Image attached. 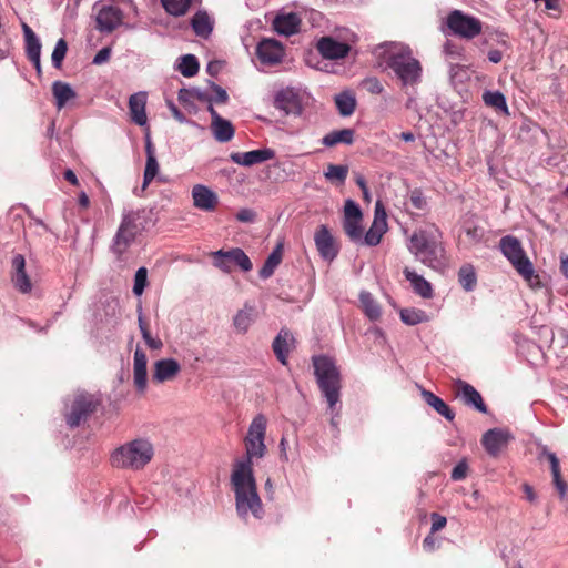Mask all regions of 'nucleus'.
Returning a JSON list of instances; mask_svg holds the SVG:
<instances>
[{"label":"nucleus","mask_w":568,"mask_h":568,"mask_svg":"<svg viewBox=\"0 0 568 568\" xmlns=\"http://www.w3.org/2000/svg\"><path fill=\"white\" fill-rule=\"evenodd\" d=\"M373 53L383 60L399 79L403 87L416 85L422 80V64L403 43L385 42L375 47Z\"/></svg>","instance_id":"obj_1"},{"label":"nucleus","mask_w":568,"mask_h":568,"mask_svg":"<svg viewBox=\"0 0 568 568\" xmlns=\"http://www.w3.org/2000/svg\"><path fill=\"white\" fill-rule=\"evenodd\" d=\"M231 485L235 495V508L239 517L246 519L250 515L255 519H262L264 508L257 493L253 470L234 469L231 474Z\"/></svg>","instance_id":"obj_2"},{"label":"nucleus","mask_w":568,"mask_h":568,"mask_svg":"<svg viewBox=\"0 0 568 568\" xmlns=\"http://www.w3.org/2000/svg\"><path fill=\"white\" fill-rule=\"evenodd\" d=\"M408 251L433 270L438 271L446 264L442 232L435 225L416 230L409 237Z\"/></svg>","instance_id":"obj_3"},{"label":"nucleus","mask_w":568,"mask_h":568,"mask_svg":"<svg viewBox=\"0 0 568 568\" xmlns=\"http://www.w3.org/2000/svg\"><path fill=\"white\" fill-rule=\"evenodd\" d=\"M154 447L150 440L136 438L115 448L110 456V463L119 469L141 470L153 458Z\"/></svg>","instance_id":"obj_4"},{"label":"nucleus","mask_w":568,"mask_h":568,"mask_svg":"<svg viewBox=\"0 0 568 568\" xmlns=\"http://www.w3.org/2000/svg\"><path fill=\"white\" fill-rule=\"evenodd\" d=\"M314 374L328 408L334 412L341 399V374L334 361L325 355L313 356Z\"/></svg>","instance_id":"obj_5"},{"label":"nucleus","mask_w":568,"mask_h":568,"mask_svg":"<svg viewBox=\"0 0 568 568\" xmlns=\"http://www.w3.org/2000/svg\"><path fill=\"white\" fill-rule=\"evenodd\" d=\"M314 374L328 408L334 412L341 399V374L334 361L325 355L313 356Z\"/></svg>","instance_id":"obj_6"},{"label":"nucleus","mask_w":568,"mask_h":568,"mask_svg":"<svg viewBox=\"0 0 568 568\" xmlns=\"http://www.w3.org/2000/svg\"><path fill=\"white\" fill-rule=\"evenodd\" d=\"M148 212L144 209L124 210L119 229L113 237L111 250L121 257L130 245L148 226Z\"/></svg>","instance_id":"obj_7"},{"label":"nucleus","mask_w":568,"mask_h":568,"mask_svg":"<svg viewBox=\"0 0 568 568\" xmlns=\"http://www.w3.org/2000/svg\"><path fill=\"white\" fill-rule=\"evenodd\" d=\"M499 248L516 272L531 288L540 287V276L535 272L531 261L517 237L513 235L503 236L499 241Z\"/></svg>","instance_id":"obj_8"},{"label":"nucleus","mask_w":568,"mask_h":568,"mask_svg":"<svg viewBox=\"0 0 568 568\" xmlns=\"http://www.w3.org/2000/svg\"><path fill=\"white\" fill-rule=\"evenodd\" d=\"M267 428V418L263 414H257L251 422L247 434L244 437L245 457L236 460L233 468L253 470V459H261L266 455L265 436Z\"/></svg>","instance_id":"obj_9"},{"label":"nucleus","mask_w":568,"mask_h":568,"mask_svg":"<svg viewBox=\"0 0 568 568\" xmlns=\"http://www.w3.org/2000/svg\"><path fill=\"white\" fill-rule=\"evenodd\" d=\"M446 24L453 34L467 40L476 38L483 30L479 19L465 14L460 10L452 11L447 16Z\"/></svg>","instance_id":"obj_10"},{"label":"nucleus","mask_w":568,"mask_h":568,"mask_svg":"<svg viewBox=\"0 0 568 568\" xmlns=\"http://www.w3.org/2000/svg\"><path fill=\"white\" fill-rule=\"evenodd\" d=\"M214 265L225 273L232 272L233 265L239 266L243 272H250L253 267L250 257L242 248L213 252Z\"/></svg>","instance_id":"obj_11"},{"label":"nucleus","mask_w":568,"mask_h":568,"mask_svg":"<svg viewBox=\"0 0 568 568\" xmlns=\"http://www.w3.org/2000/svg\"><path fill=\"white\" fill-rule=\"evenodd\" d=\"M95 28L102 33H111L123 22V11L113 4H95Z\"/></svg>","instance_id":"obj_12"},{"label":"nucleus","mask_w":568,"mask_h":568,"mask_svg":"<svg viewBox=\"0 0 568 568\" xmlns=\"http://www.w3.org/2000/svg\"><path fill=\"white\" fill-rule=\"evenodd\" d=\"M98 400L93 395L80 393L75 395L70 413L67 414V424L70 427H77L85 420L97 408Z\"/></svg>","instance_id":"obj_13"},{"label":"nucleus","mask_w":568,"mask_h":568,"mask_svg":"<svg viewBox=\"0 0 568 568\" xmlns=\"http://www.w3.org/2000/svg\"><path fill=\"white\" fill-rule=\"evenodd\" d=\"M303 104L304 95L293 88L280 90L274 99V105L286 115H300L303 111Z\"/></svg>","instance_id":"obj_14"},{"label":"nucleus","mask_w":568,"mask_h":568,"mask_svg":"<svg viewBox=\"0 0 568 568\" xmlns=\"http://www.w3.org/2000/svg\"><path fill=\"white\" fill-rule=\"evenodd\" d=\"M355 36L352 33L349 38H346L344 41H337L333 37H323L318 40L316 44V49L325 59L337 60L345 58L351 47L347 41H353Z\"/></svg>","instance_id":"obj_15"},{"label":"nucleus","mask_w":568,"mask_h":568,"mask_svg":"<svg viewBox=\"0 0 568 568\" xmlns=\"http://www.w3.org/2000/svg\"><path fill=\"white\" fill-rule=\"evenodd\" d=\"M387 231V214L381 201L375 204L374 221L364 236V243L369 246L377 245Z\"/></svg>","instance_id":"obj_16"},{"label":"nucleus","mask_w":568,"mask_h":568,"mask_svg":"<svg viewBox=\"0 0 568 568\" xmlns=\"http://www.w3.org/2000/svg\"><path fill=\"white\" fill-rule=\"evenodd\" d=\"M256 55L263 64L274 65L282 61L284 48L274 39H263L257 44Z\"/></svg>","instance_id":"obj_17"},{"label":"nucleus","mask_w":568,"mask_h":568,"mask_svg":"<svg viewBox=\"0 0 568 568\" xmlns=\"http://www.w3.org/2000/svg\"><path fill=\"white\" fill-rule=\"evenodd\" d=\"M193 205L204 212H213L219 204L217 194L209 186L196 184L192 187Z\"/></svg>","instance_id":"obj_18"},{"label":"nucleus","mask_w":568,"mask_h":568,"mask_svg":"<svg viewBox=\"0 0 568 568\" xmlns=\"http://www.w3.org/2000/svg\"><path fill=\"white\" fill-rule=\"evenodd\" d=\"M275 152L272 149H258L248 152H234L231 153L230 159L232 162L243 165V166H252L254 164H260L266 162L268 160L274 159Z\"/></svg>","instance_id":"obj_19"},{"label":"nucleus","mask_w":568,"mask_h":568,"mask_svg":"<svg viewBox=\"0 0 568 568\" xmlns=\"http://www.w3.org/2000/svg\"><path fill=\"white\" fill-rule=\"evenodd\" d=\"M509 438L508 432L500 428H493L484 434L481 444L490 456L496 457L501 449L506 447Z\"/></svg>","instance_id":"obj_20"},{"label":"nucleus","mask_w":568,"mask_h":568,"mask_svg":"<svg viewBox=\"0 0 568 568\" xmlns=\"http://www.w3.org/2000/svg\"><path fill=\"white\" fill-rule=\"evenodd\" d=\"M148 357L143 349L138 347L133 357V384L136 390L143 394L148 387Z\"/></svg>","instance_id":"obj_21"},{"label":"nucleus","mask_w":568,"mask_h":568,"mask_svg":"<svg viewBox=\"0 0 568 568\" xmlns=\"http://www.w3.org/2000/svg\"><path fill=\"white\" fill-rule=\"evenodd\" d=\"M181 372L180 363L174 358H163L154 363L152 381L164 383L174 379Z\"/></svg>","instance_id":"obj_22"},{"label":"nucleus","mask_w":568,"mask_h":568,"mask_svg":"<svg viewBox=\"0 0 568 568\" xmlns=\"http://www.w3.org/2000/svg\"><path fill=\"white\" fill-rule=\"evenodd\" d=\"M314 241L320 255L332 261L337 255V247L326 225H321L314 235Z\"/></svg>","instance_id":"obj_23"},{"label":"nucleus","mask_w":568,"mask_h":568,"mask_svg":"<svg viewBox=\"0 0 568 568\" xmlns=\"http://www.w3.org/2000/svg\"><path fill=\"white\" fill-rule=\"evenodd\" d=\"M455 385L457 388V395L466 405L473 406L480 413H487V406L485 405L481 395L474 386L462 379H458Z\"/></svg>","instance_id":"obj_24"},{"label":"nucleus","mask_w":568,"mask_h":568,"mask_svg":"<svg viewBox=\"0 0 568 568\" xmlns=\"http://www.w3.org/2000/svg\"><path fill=\"white\" fill-rule=\"evenodd\" d=\"M12 283L21 293H29L32 288L31 281L26 272V258L22 254H17L12 258Z\"/></svg>","instance_id":"obj_25"},{"label":"nucleus","mask_w":568,"mask_h":568,"mask_svg":"<svg viewBox=\"0 0 568 568\" xmlns=\"http://www.w3.org/2000/svg\"><path fill=\"white\" fill-rule=\"evenodd\" d=\"M293 346V335L287 329H281L272 343L273 352L281 364H287V357Z\"/></svg>","instance_id":"obj_26"},{"label":"nucleus","mask_w":568,"mask_h":568,"mask_svg":"<svg viewBox=\"0 0 568 568\" xmlns=\"http://www.w3.org/2000/svg\"><path fill=\"white\" fill-rule=\"evenodd\" d=\"M145 105L146 94L144 92L134 93L129 99L131 120L140 126H144L148 122Z\"/></svg>","instance_id":"obj_27"},{"label":"nucleus","mask_w":568,"mask_h":568,"mask_svg":"<svg viewBox=\"0 0 568 568\" xmlns=\"http://www.w3.org/2000/svg\"><path fill=\"white\" fill-rule=\"evenodd\" d=\"M405 278L410 283L414 292L423 298H430L433 296L432 284L426 281L422 275L405 267L403 271Z\"/></svg>","instance_id":"obj_28"},{"label":"nucleus","mask_w":568,"mask_h":568,"mask_svg":"<svg viewBox=\"0 0 568 568\" xmlns=\"http://www.w3.org/2000/svg\"><path fill=\"white\" fill-rule=\"evenodd\" d=\"M301 20L296 13L277 16L273 21L275 31L280 34L292 36L297 32Z\"/></svg>","instance_id":"obj_29"},{"label":"nucleus","mask_w":568,"mask_h":568,"mask_svg":"<svg viewBox=\"0 0 568 568\" xmlns=\"http://www.w3.org/2000/svg\"><path fill=\"white\" fill-rule=\"evenodd\" d=\"M22 30L26 40L27 57L31 62H38L41 54L40 40L27 23H22Z\"/></svg>","instance_id":"obj_30"},{"label":"nucleus","mask_w":568,"mask_h":568,"mask_svg":"<svg viewBox=\"0 0 568 568\" xmlns=\"http://www.w3.org/2000/svg\"><path fill=\"white\" fill-rule=\"evenodd\" d=\"M423 399L433 407L439 415L445 417L447 420H453L455 418V413L452 408L438 396H436L430 390L424 389L422 392Z\"/></svg>","instance_id":"obj_31"},{"label":"nucleus","mask_w":568,"mask_h":568,"mask_svg":"<svg viewBox=\"0 0 568 568\" xmlns=\"http://www.w3.org/2000/svg\"><path fill=\"white\" fill-rule=\"evenodd\" d=\"M201 0H160L164 11L172 17L179 18L185 16L193 3Z\"/></svg>","instance_id":"obj_32"},{"label":"nucleus","mask_w":568,"mask_h":568,"mask_svg":"<svg viewBox=\"0 0 568 568\" xmlns=\"http://www.w3.org/2000/svg\"><path fill=\"white\" fill-rule=\"evenodd\" d=\"M191 26L196 36L207 38L213 30V22L205 11H197L192 20Z\"/></svg>","instance_id":"obj_33"},{"label":"nucleus","mask_w":568,"mask_h":568,"mask_svg":"<svg viewBox=\"0 0 568 568\" xmlns=\"http://www.w3.org/2000/svg\"><path fill=\"white\" fill-rule=\"evenodd\" d=\"M254 306L245 304L244 307L235 314L233 325L239 333L244 334L248 331L254 322Z\"/></svg>","instance_id":"obj_34"},{"label":"nucleus","mask_w":568,"mask_h":568,"mask_svg":"<svg viewBox=\"0 0 568 568\" xmlns=\"http://www.w3.org/2000/svg\"><path fill=\"white\" fill-rule=\"evenodd\" d=\"M359 302L364 314L371 321L379 320L382 315L381 306L369 292L362 291L359 293Z\"/></svg>","instance_id":"obj_35"},{"label":"nucleus","mask_w":568,"mask_h":568,"mask_svg":"<svg viewBox=\"0 0 568 568\" xmlns=\"http://www.w3.org/2000/svg\"><path fill=\"white\" fill-rule=\"evenodd\" d=\"M52 93L55 99V105L59 110H61L68 101L75 97V92L71 85L62 81L53 82Z\"/></svg>","instance_id":"obj_36"},{"label":"nucleus","mask_w":568,"mask_h":568,"mask_svg":"<svg viewBox=\"0 0 568 568\" xmlns=\"http://www.w3.org/2000/svg\"><path fill=\"white\" fill-rule=\"evenodd\" d=\"M213 136L219 142H229L234 136V128L229 120L223 118L211 123Z\"/></svg>","instance_id":"obj_37"},{"label":"nucleus","mask_w":568,"mask_h":568,"mask_svg":"<svg viewBox=\"0 0 568 568\" xmlns=\"http://www.w3.org/2000/svg\"><path fill=\"white\" fill-rule=\"evenodd\" d=\"M354 141V130L352 129H343V130H338V131H332L329 133H327L326 135H324V138L322 139V143L325 145V146H334L338 143H343V144H352Z\"/></svg>","instance_id":"obj_38"},{"label":"nucleus","mask_w":568,"mask_h":568,"mask_svg":"<svg viewBox=\"0 0 568 568\" xmlns=\"http://www.w3.org/2000/svg\"><path fill=\"white\" fill-rule=\"evenodd\" d=\"M283 255V246L278 244L266 258L264 265L260 270L262 278H268L273 275L275 268L280 265Z\"/></svg>","instance_id":"obj_39"},{"label":"nucleus","mask_w":568,"mask_h":568,"mask_svg":"<svg viewBox=\"0 0 568 568\" xmlns=\"http://www.w3.org/2000/svg\"><path fill=\"white\" fill-rule=\"evenodd\" d=\"M542 454L547 457V459L550 463L554 484L561 494V496H564L567 491V484L561 478L559 459L557 458L555 453L548 452L546 449H544Z\"/></svg>","instance_id":"obj_40"},{"label":"nucleus","mask_w":568,"mask_h":568,"mask_svg":"<svg viewBox=\"0 0 568 568\" xmlns=\"http://www.w3.org/2000/svg\"><path fill=\"white\" fill-rule=\"evenodd\" d=\"M335 104L343 116H348L355 111L356 100L352 93L343 92L335 97Z\"/></svg>","instance_id":"obj_41"},{"label":"nucleus","mask_w":568,"mask_h":568,"mask_svg":"<svg viewBox=\"0 0 568 568\" xmlns=\"http://www.w3.org/2000/svg\"><path fill=\"white\" fill-rule=\"evenodd\" d=\"M483 100L486 105L494 108L497 111L508 114V106L505 95L499 91H486L483 94Z\"/></svg>","instance_id":"obj_42"},{"label":"nucleus","mask_w":568,"mask_h":568,"mask_svg":"<svg viewBox=\"0 0 568 568\" xmlns=\"http://www.w3.org/2000/svg\"><path fill=\"white\" fill-rule=\"evenodd\" d=\"M458 281L463 288L470 292L475 288L477 283V276L475 268L471 264H465L459 268Z\"/></svg>","instance_id":"obj_43"},{"label":"nucleus","mask_w":568,"mask_h":568,"mask_svg":"<svg viewBox=\"0 0 568 568\" xmlns=\"http://www.w3.org/2000/svg\"><path fill=\"white\" fill-rule=\"evenodd\" d=\"M348 174L347 165L328 164L324 176L332 183L344 184Z\"/></svg>","instance_id":"obj_44"},{"label":"nucleus","mask_w":568,"mask_h":568,"mask_svg":"<svg viewBox=\"0 0 568 568\" xmlns=\"http://www.w3.org/2000/svg\"><path fill=\"white\" fill-rule=\"evenodd\" d=\"M199 62L193 54H185L181 58L179 71L187 78L194 77L199 72Z\"/></svg>","instance_id":"obj_45"},{"label":"nucleus","mask_w":568,"mask_h":568,"mask_svg":"<svg viewBox=\"0 0 568 568\" xmlns=\"http://www.w3.org/2000/svg\"><path fill=\"white\" fill-rule=\"evenodd\" d=\"M361 223L362 219L344 220L343 222L344 231L353 242H361L363 240V227Z\"/></svg>","instance_id":"obj_46"},{"label":"nucleus","mask_w":568,"mask_h":568,"mask_svg":"<svg viewBox=\"0 0 568 568\" xmlns=\"http://www.w3.org/2000/svg\"><path fill=\"white\" fill-rule=\"evenodd\" d=\"M400 320L407 325H417L427 320L424 311L416 308H403L400 311Z\"/></svg>","instance_id":"obj_47"},{"label":"nucleus","mask_w":568,"mask_h":568,"mask_svg":"<svg viewBox=\"0 0 568 568\" xmlns=\"http://www.w3.org/2000/svg\"><path fill=\"white\" fill-rule=\"evenodd\" d=\"M158 173L159 163L156 156H148L143 175V189H145L151 183Z\"/></svg>","instance_id":"obj_48"},{"label":"nucleus","mask_w":568,"mask_h":568,"mask_svg":"<svg viewBox=\"0 0 568 568\" xmlns=\"http://www.w3.org/2000/svg\"><path fill=\"white\" fill-rule=\"evenodd\" d=\"M68 51V44L64 39H59L53 49L51 60L54 68L59 69L65 58Z\"/></svg>","instance_id":"obj_49"},{"label":"nucleus","mask_w":568,"mask_h":568,"mask_svg":"<svg viewBox=\"0 0 568 568\" xmlns=\"http://www.w3.org/2000/svg\"><path fill=\"white\" fill-rule=\"evenodd\" d=\"M148 284V270L145 267H140L135 272L134 275V285H133V293L136 296L142 295L144 292V288Z\"/></svg>","instance_id":"obj_50"},{"label":"nucleus","mask_w":568,"mask_h":568,"mask_svg":"<svg viewBox=\"0 0 568 568\" xmlns=\"http://www.w3.org/2000/svg\"><path fill=\"white\" fill-rule=\"evenodd\" d=\"M362 217L363 215L359 206L353 200H347L344 206V220H354Z\"/></svg>","instance_id":"obj_51"},{"label":"nucleus","mask_w":568,"mask_h":568,"mask_svg":"<svg viewBox=\"0 0 568 568\" xmlns=\"http://www.w3.org/2000/svg\"><path fill=\"white\" fill-rule=\"evenodd\" d=\"M465 233L471 244H478L484 239V230L477 225H469L465 227Z\"/></svg>","instance_id":"obj_52"},{"label":"nucleus","mask_w":568,"mask_h":568,"mask_svg":"<svg viewBox=\"0 0 568 568\" xmlns=\"http://www.w3.org/2000/svg\"><path fill=\"white\" fill-rule=\"evenodd\" d=\"M409 201L414 209L416 210H425L427 206V201L425 196L423 195L422 191L419 190H413L409 195Z\"/></svg>","instance_id":"obj_53"},{"label":"nucleus","mask_w":568,"mask_h":568,"mask_svg":"<svg viewBox=\"0 0 568 568\" xmlns=\"http://www.w3.org/2000/svg\"><path fill=\"white\" fill-rule=\"evenodd\" d=\"M363 85L364 88L372 94H379L383 92L384 90V87L383 84L381 83V81L375 78V77H372V78H367L363 81Z\"/></svg>","instance_id":"obj_54"},{"label":"nucleus","mask_w":568,"mask_h":568,"mask_svg":"<svg viewBox=\"0 0 568 568\" xmlns=\"http://www.w3.org/2000/svg\"><path fill=\"white\" fill-rule=\"evenodd\" d=\"M468 471V465L465 460L459 462L452 470L453 480H463L466 478Z\"/></svg>","instance_id":"obj_55"},{"label":"nucleus","mask_w":568,"mask_h":568,"mask_svg":"<svg viewBox=\"0 0 568 568\" xmlns=\"http://www.w3.org/2000/svg\"><path fill=\"white\" fill-rule=\"evenodd\" d=\"M430 519H432V528H430L432 535L442 530L447 524L446 517H444L437 513H433L430 515Z\"/></svg>","instance_id":"obj_56"},{"label":"nucleus","mask_w":568,"mask_h":568,"mask_svg":"<svg viewBox=\"0 0 568 568\" xmlns=\"http://www.w3.org/2000/svg\"><path fill=\"white\" fill-rule=\"evenodd\" d=\"M145 344L148 345V347H150L151 349H161L163 347V343L160 338L158 337H153L151 334H150V331L149 329H143V334H141Z\"/></svg>","instance_id":"obj_57"},{"label":"nucleus","mask_w":568,"mask_h":568,"mask_svg":"<svg viewBox=\"0 0 568 568\" xmlns=\"http://www.w3.org/2000/svg\"><path fill=\"white\" fill-rule=\"evenodd\" d=\"M256 219V213L252 209H241L236 213V220L243 223H253Z\"/></svg>","instance_id":"obj_58"},{"label":"nucleus","mask_w":568,"mask_h":568,"mask_svg":"<svg viewBox=\"0 0 568 568\" xmlns=\"http://www.w3.org/2000/svg\"><path fill=\"white\" fill-rule=\"evenodd\" d=\"M11 41L6 37L4 32L0 33V60H4L10 55Z\"/></svg>","instance_id":"obj_59"},{"label":"nucleus","mask_w":568,"mask_h":568,"mask_svg":"<svg viewBox=\"0 0 568 568\" xmlns=\"http://www.w3.org/2000/svg\"><path fill=\"white\" fill-rule=\"evenodd\" d=\"M212 88L214 91V97L212 98V101L225 103L229 99L226 91L223 88L215 84H213Z\"/></svg>","instance_id":"obj_60"},{"label":"nucleus","mask_w":568,"mask_h":568,"mask_svg":"<svg viewBox=\"0 0 568 568\" xmlns=\"http://www.w3.org/2000/svg\"><path fill=\"white\" fill-rule=\"evenodd\" d=\"M111 55V49L110 48H102L93 58L94 64H102L106 62L110 59Z\"/></svg>","instance_id":"obj_61"},{"label":"nucleus","mask_w":568,"mask_h":568,"mask_svg":"<svg viewBox=\"0 0 568 568\" xmlns=\"http://www.w3.org/2000/svg\"><path fill=\"white\" fill-rule=\"evenodd\" d=\"M178 100L180 103L186 105L194 100V93L189 89H181L178 94Z\"/></svg>","instance_id":"obj_62"},{"label":"nucleus","mask_w":568,"mask_h":568,"mask_svg":"<svg viewBox=\"0 0 568 568\" xmlns=\"http://www.w3.org/2000/svg\"><path fill=\"white\" fill-rule=\"evenodd\" d=\"M170 111L172 112L173 116L180 122H185L184 114L178 109V106L173 102L168 103Z\"/></svg>","instance_id":"obj_63"},{"label":"nucleus","mask_w":568,"mask_h":568,"mask_svg":"<svg viewBox=\"0 0 568 568\" xmlns=\"http://www.w3.org/2000/svg\"><path fill=\"white\" fill-rule=\"evenodd\" d=\"M503 59V53L499 50H490L488 52V60L493 63H498Z\"/></svg>","instance_id":"obj_64"}]
</instances>
